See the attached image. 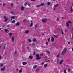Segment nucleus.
<instances>
[{"mask_svg":"<svg viewBox=\"0 0 73 73\" xmlns=\"http://www.w3.org/2000/svg\"><path fill=\"white\" fill-rule=\"evenodd\" d=\"M66 51H67V49L66 48H64L62 52L61 55H64V54L66 53Z\"/></svg>","mask_w":73,"mask_h":73,"instance_id":"f257e3e1","label":"nucleus"},{"mask_svg":"<svg viewBox=\"0 0 73 73\" xmlns=\"http://www.w3.org/2000/svg\"><path fill=\"white\" fill-rule=\"evenodd\" d=\"M36 56L37 57V58H36V60H41V57H40V56H39V55L38 54H37Z\"/></svg>","mask_w":73,"mask_h":73,"instance_id":"f03ea898","label":"nucleus"},{"mask_svg":"<svg viewBox=\"0 0 73 73\" xmlns=\"http://www.w3.org/2000/svg\"><path fill=\"white\" fill-rule=\"evenodd\" d=\"M47 21V19H44L42 20L43 23H46Z\"/></svg>","mask_w":73,"mask_h":73,"instance_id":"7ed1b4c3","label":"nucleus"},{"mask_svg":"<svg viewBox=\"0 0 73 73\" xmlns=\"http://www.w3.org/2000/svg\"><path fill=\"white\" fill-rule=\"evenodd\" d=\"M29 58V59H30L31 60H32V58H33V56H31V55H30L29 57H28Z\"/></svg>","mask_w":73,"mask_h":73,"instance_id":"20e7f679","label":"nucleus"},{"mask_svg":"<svg viewBox=\"0 0 73 73\" xmlns=\"http://www.w3.org/2000/svg\"><path fill=\"white\" fill-rule=\"evenodd\" d=\"M24 7L23 6H22L21 7V10L22 11H24Z\"/></svg>","mask_w":73,"mask_h":73,"instance_id":"39448f33","label":"nucleus"},{"mask_svg":"<svg viewBox=\"0 0 73 73\" xmlns=\"http://www.w3.org/2000/svg\"><path fill=\"white\" fill-rule=\"evenodd\" d=\"M27 63L25 62H24L22 63V65H27Z\"/></svg>","mask_w":73,"mask_h":73,"instance_id":"423d86ee","label":"nucleus"},{"mask_svg":"<svg viewBox=\"0 0 73 73\" xmlns=\"http://www.w3.org/2000/svg\"><path fill=\"white\" fill-rule=\"evenodd\" d=\"M8 20V17L6 18V19L3 21L4 22H7V20Z\"/></svg>","mask_w":73,"mask_h":73,"instance_id":"0eeeda50","label":"nucleus"},{"mask_svg":"<svg viewBox=\"0 0 73 73\" xmlns=\"http://www.w3.org/2000/svg\"><path fill=\"white\" fill-rule=\"evenodd\" d=\"M53 36H54V37H55V38H58V37H59V36H58V35L56 36L54 35H53Z\"/></svg>","mask_w":73,"mask_h":73,"instance_id":"6e6552de","label":"nucleus"},{"mask_svg":"<svg viewBox=\"0 0 73 73\" xmlns=\"http://www.w3.org/2000/svg\"><path fill=\"white\" fill-rule=\"evenodd\" d=\"M5 70V67H4L1 69V71H4Z\"/></svg>","mask_w":73,"mask_h":73,"instance_id":"1a4fd4ad","label":"nucleus"},{"mask_svg":"<svg viewBox=\"0 0 73 73\" xmlns=\"http://www.w3.org/2000/svg\"><path fill=\"white\" fill-rule=\"evenodd\" d=\"M64 62V60H62L60 62L59 64H62V62Z\"/></svg>","mask_w":73,"mask_h":73,"instance_id":"9d476101","label":"nucleus"},{"mask_svg":"<svg viewBox=\"0 0 73 73\" xmlns=\"http://www.w3.org/2000/svg\"><path fill=\"white\" fill-rule=\"evenodd\" d=\"M73 8L72 7V6H71L70 9V11L71 13H72L73 12Z\"/></svg>","mask_w":73,"mask_h":73,"instance_id":"9b49d317","label":"nucleus"},{"mask_svg":"<svg viewBox=\"0 0 73 73\" xmlns=\"http://www.w3.org/2000/svg\"><path fill=\"white\" fill-rule=\"evenodd\" d=\"M16 25V26H19L20 25V23L17 22V23L15 24Z\"/></svg>","mask_w":73,"mask_h":73,"instance_id":"f8f14e48","label":"nucleus"},{"mask_svg":"<svg viewBox=\"0 0 73 73\" xmlns=\"http://www.w3.org/2000/svg\"><path fill=\"white\" fill-rule=\"evenodd\" d=\"M58 5H59V4H56L54 6V7H55V8H57V7L58 6Z\"/></svg>","mask_w":73,"mask_h":73,"instance_id":"ddd939ff","label":"nucleus"},{"mask_svg":"<svg viewBox=\"0 0 73 73\" xmlns=\"http://www.w3.org/2000/svg\"><path fill=\"white\" fill-rule=\"evenodd\" d=\"M11 19H15V18H16V16H12L11 17Z\"/></svg>","mask_w":73,"mask_h":73,"instance_id":"4468645a","label":"nucleus"},{"mask_svg":"<svg viewBox=\"0 0 73 73\" xmlns=\"http://www.w3.org/2000/svg\"><path fill=\"white\" fill-rule=\"evenodd\" d=\"M54 38H51V41L52 42H54Z\"/></svg>","mask_w":73,"mask_h":73,"instance_id":"2eb2a0df","label":"nucleus"},{"mask_svg":"<svg viewBox=\"0 0 73 73\" xmlns=\"http://www.w3.org/2000/svg\"><path fill=\"white\" fill-rule=\"evenodd\" d=\"M39 70H40L39 69L37 68L36 69V72H38V71H39Z\"/></svg>","mask_w":73,"mask_h":73,"instance_id":"dca6fc26","label":"nucleus"},{"mask_svg":"<svg viewBox=\"0 0 73 73\" xmlns=\"http://www.w3.org/2000/svg\"><path fill=\"white\" fill-rule=\"evenodd\" d=\"M9 35L10 37H11L12 35V33L10 32L9 33Z\"/></svg>","mask_w":73,"mask_h":73,"instance_id":"f3484780","label":"nucleus"},{"mask_svg":"<svg viewBox=\"0 0 73 73\" xmlns=\"http://www.w3.org/2000/svg\"><path fill=\"white\" fill-rule=\"evenodd\" d=\"M15 22H16V20H13L11 22L12 23H15Z\"/></svg>","mask_w":73,"mask_h":73,"instance_id":"a211bd4d","label":"nucleus"},{"mask_svg":"<svg viewBox=\"0 0 73 73\" xmlns=\"http://www.w3.org/2000/svg\"><path fill=\"white\" fill-rule=\"evenodd\" d=\"M40 5V6H43V5H45V4L44 3H42Z\"/></svg>","mask_w":73,"mask_h":73,"instance_id":"6ab92c4d","label":"nucleus"},{"mask_svg":"<svg viewBox=\"0 0 73 73\" xmlns=\"http://www.w3.org/2000/svg\"><path fill=\"white\" fill-rule=\"evenodd\" d=\"M33 41H34V42H35V41H37V40L35 38H34Z\"/></svg>","mask_w":73,"mask_h":73,"instance_id":"aec40b11","label":"nucleus"},{"mask_svg":"<svg viewBox=\"0 0 73 73\" xmlns=\"http://www.w3.org/2000/svg\"><path fill=\"white\" fill-rule=\"evenodd\" d=\"M35 29H36V28L37 27V25H36L35 26Z\"/></svg>","mask_w":73,"mask_h":73,"instance_id":"412c9836","label":"nucleus"},{"mask_svg":"<svg viewBox=\"0 0 73 73\" xmlns=\"http://www.w3.org/2000/svg\"><path fill=\"white\" fill-rule=\"evenodd\" d=\"M10 13H11V14H12V15H15V14H14V13L12 11L10 12Z\"/></svg>","mask_w":73,"mask_h":73,"instance_id":"4be33fe9","label":"nucleus"},{"mask_svg":"<svg viewBox=\"0 0 73 73\" xmlns=\"http://www.w3.org/2000/svg\"><path fill=\"white\" fill-rule=\"evenodd\" d=\"M4 30L5 31V32H7L8 31V30H7V29H5Z\"/></svg>","mask_w":73,"mask_h":73,"instance_id":"5701e85b","label":"nucleus"},{"mask_svg":"<svg viewBox=\"0 0 73 73\" xmlns=\"http://www.w3.org/2000/svg\"><path fill=\"white\" fill-rule=\"evenodd\" d=\"M37 65H36L35 66H34L33 67V69H36V68H37Z\"/></svg>","mask_w":73,"mask_h":73,"instance_id":"b1692460","label":"nucleus"},{"mask_svg":"<svg viewBox=\"0 0 73 73\" xmlns=\"http://www.w3.org/2000/svg\"><path fill=\"white\" fill-rule=\"evenodd\" d=\"M24 33H26V34H27L28 33V30H26V31L24 32Z\"/></svg>","mask_w":73,"mask_h":73,"instance_id":"393cba45","label":"nucleus"},{"mask_svg":"<svg viewBox=\"0 0 73 73\" xmlns=\"http://www.w3.org/2000/svg\"><path fill=\"white\" fill-rule=\"evenodd\" d=\"M36 7H37V8H39V7H41V6L40 5H36Z\"/></svg>","mask_w":73,"mask_h":73,"instance_id":"a878e982","label":"nucleus"},{"mask_svg":"<svg viewBox=\"0 0 73 73\" xmlns=\"http://www.w3.org/2000/svg\"><path fill=\"white\" fill-rule=\"evenodd\" d=\"M11 40H12V41H14V38H13V37H12Z\"/></svg>","mask_w":73,"mask_h":73,"instance_id":"bb28decb","label":"nucleus"},{"mask_svg":"<svg viewBox=\"0 0 73 73\" xmlns=\"http://www.w3.org/2000/svg\"><path fill=\"white\" fill-rule=\"evenodd\" d=\"M63 30H62V29H61V32H62V35H64V33L63 32Z\"/></svg>","mask_w":73,"mask_h":73,"instance_id":"cd10ccee","label":"nucleus"},{"mask_svg":"<svg viewBox=\"0 0 73 73\" xmlns=\"http://www.w3.org/2000/svg\"><path fill=\"white\" fill-rule=\"evenodd\" d=\"M64 73H67V72H66V70H64Z\"/></svg>","mask_w":73,"mask_h":73,"instance_id":"c85d7f7f","label":"nucleus"},{"mask_svg":"<svg viewBox=\"0 0 73 73\" xmlns=\"http://www.w3.org/2000/svg\"><path fill=\"white\" fill-rule=\"evenodd\" d=\"M66 25H67V27H69V25L68 23H67Z\"/></svg>","mask_w":73,"mask_h":73,"instance_id":"c756f323","label":"nucleus"},{"mask_svg":"<svg viewBox=\"0 0 73 73\" xmlns=\"http://www.w3.org/2000/svg\"><path fill=\"white\" fill-rule=\"evenodd\" d=\"M46 52H47V54H50V52H49V51H46Z\"/></svg>","mask_w":73,"mask_h":73,"instance_id":"7c9ffc66","label":"nucleus"},{"mask_svg":"<svg viewBox=\"0 0 73 73\" xmlns=\"http://www.w3.org/2000/svg\"><path fill=\"white\" fill-rule=\"evenodd\" d=\"M6 45V44H5L3 46V49H5V48Z\"/></svg>","mask_w":73,"mask_h":73,"instance_id":"2f4dec72","label":"nucleus"},{"mask_svg":"<svg viewBox=\"0 0 73 73\" xmlns=\"http://www.w3.org/2000/svg\"><path fill=\"white\" fill-rule=\"evenodd\" d=\"M28 42H32V40H31V39H29Z\"/></svg>","mask_w":73,"mask_h":73,"instance_id":"473e14b6","label":"nucleus"},{"mask_svg":"<svg viewBox=\"0 0 73 73\" xmlns=\"http://www.w3.org/2000/svg\"><path fill=\"white\" fill-rule=\"evenodd\" d=\"M57 64H59V59H58V58H57Z\"/></svg>","mask_w":73,"mask_h":73,"instance_id":"72a5a7b5","label":"nucleus"},{"mask_svg":"<svg viewBox=\"0 0 73 73\" xmlns=\"http://www.w3.org/2000/svg\"><path fill=\"white\" fill-rule=\"evenodd\" d=\"M35 44L34 43H32V46H35Z\"/></svg>","mask_w":73,"mask_h":73,"instance_id":"f704fd0d","label":"nucleus"},{"mask_svg":"<svg viewBox=\"0 0 73 73\" xmlns=\"http://www.w3.org/2000/svg\"><path fill=\"white\" fill-rule=\"evenodd\" d=\"M51 4V3L50 2H48L47 3L48 5H50Z\"/></svg>","mask_w":73,"mask_h":73,"instance_id":"c9c22d12","label":"nucleus"},{"mask_svg":"<svg viewBox=\"0 0 73 73\" xmlns=\"http://www.w3.org/2000/svg\"><path fill=\"white\" fill-rule=\"evenodd\" d=\"M43 55L44 54L42 53L40 54V56H41V57H42V56H43Z\"/></svg>","mask_w":73,"mask_h":73,"instance_id":"e433bc0d","label":"nucleus"},{"mask_svg":"<svg viewBox=\"0 0 73 73\" xmlns=\"http://www.w3.org/2000/svg\"><path fill=\"white\" fill-rule=\"evenodd\" d=\"M28 6L29 7H30V6H31V4H28Z\"/></svg>","mask_w":73,"mask_h":73,"instance_id":"4c0bfd02","label":"nucleus"},{"mask_svg":"<svg viewBox=\"0 0 73 73\" xmlns=\"http://www.w3.org/2000/svg\"><path fill=\"white\" fill-rule=\"evenodd\" d=\"M19 73H21V72H22V70H21V69L19 70Z\"/></svg>","mask_w":73,"mask_h":73,"instance_id":"58836bf2","label":"nucleus"},{"mask_svg":"<svg viewBox=\"0 0 73 73\" xmlns=\"http://www.w3.org/2000/svg\"><path fill=\"white\" fill-rule=\"evenodd\" d=\"M27 2H25L24 3V5H25V6H26L27 5Z\"/></svg>","mask_w":73,"mask_h":73,"instance_id":"ea45409f","label":"nucleus"},{"mask_svg":"<svg viewBox=\"0 0 73 73\" xmlns=\"http://www.w3.org/2000/svg\"><path fill=\"white\" fill-rule=\"evenodd\" d=\"M35 55H36V52H34V54H33V55L35 56Z\"/></svg>","mask_w":73,"mask_h":73,"instance_id":"a19ab883","label":"nucleus"},{"mask_svg":"<svg viewBox=\"0 0 73 73\" xmlns=\"http://www.w3.org/2000/svg\"><path fill=\"white\" fill-rule=\"evenodd\" d=\"M32 25H33L32 23H31L30 24V27H32Z\"/></svg>","mask_w":73,"mask_h":73,"instance_id":"79ce46f5","label":"nucleus"},{"mask_svg":"<svg viewBox=\"0 0 73 73\" xmlns=\"http://www.w3.org/2000/svg\"><path fill=\"white\" fill-rule=\"evenodd\" d=\"M47 65H48L47 64H46V65H44V67H45V68H46V67H47Z\"/></svg>","mask_w":73,"mask_h":73,"instance_id":"37998d69","label":"nucleus"},{"mask_svg":"<svg viewBox=\"0 0 73 73\" xmlns=\"http://www.w3.org/2000/svg\"><path fill=\"white\" fill-rule=\"evenodd\" d=\"M57 57H58V58H59V57H60V55L59 54L57 55Z\"/></svg>","mask_w":73,"mask_h":73,"instance_id":"c03bdc74","label":"nucleus"},{"mask_svg":"<svg viewBox=\"0 0 73 73\" xmlns=\"http://www.w3.org/2000/svg\"><path fill=\"white\" fill-rule=\"evenodd\" d=\"M10 26V25H8L7 26H6V27H9Z\"/></svg>","mask_w":73,"mask_h":73,"instance_id":"a18cd8bd","label":"nucleus"},{"mask_svg":"<svg viewBox=\"0 0 73 73\" xmlns=\"http://www.w3.org/2000/svg\"><path fill=\"white\" fill-rule=\"evenodd\" d=\"M26 21V19H25L23 21V23H24L25 22V21Z\"/></svg>","mask_w":73,"mask_h":73,"instance_id":"49530a36","label":"nucleus"},{"mask_svg":"<svg viewBox=\"0 0 73 73\" xmlns=\"http://www.w3.org/2000/svg\"><path fill=\"white\" fill-rule=\"evenodd\" d=\"M6 17H5V16H4V17H3V19H6Z\"/></svg>","mask_w":73,"mask_h":73,"instance_id":"de8ad7c7","label":"nucleus"},{"mask_svg":"<svg viewBox=\"0 0 73 73\" xmlns=\"http://www.w3.org/2000/svg\"><path fill=\"white\" fill-rule=\"evenodd\" d=\"M3 65L4 64H1V67H2Z\"/></svg>","mask_w":73,"mask_h":73,"instance_id":"09e8293b","label":"nucleus"},{"mask_svg":"<svg viewBox=\"0 0 73 73\" xmlns=\"http://www.w3.org/2000/svg\"><path fill=\"white\" fill-rule=\"evenodd\" d=\"M48 44H49V43H48V42H46V45H48Z\"/></svg>","mask_w":73,"mask_h":73,"instance_id":"8fccbe9b","label":"nucleus"},{"mask_svg":"<svg viewBox=\"0 0 73 73\" xmlns=\"http://www.w3.org/2000/svg\"><path fill=\"white\" fill-rule=\"evenodd\" d=\"M68 70L69 72H70V69H68Z\"/></svg>","mask_w":73,"mask_h":73,"instance_id":"3c124183","label":"nucleus"},{"mask_svg":"<svg viewBox=\"0 0 73 73\" xmlns=\"http://www.w3.org/2000/svg\"><path fill=\"white\" fill-rule=\"evenodd\" d=\"M50 38H49L48 40V42H50Z\"/></svg>","mask_w":73,"mask_h":73,"instance_id":"603ef678","label":"nucleus"},{"mask_svg":"<svg viewBox=\"0 0 73 73\" xmlns=\"http://www.w3.org/2000/svg\"><path fill=\"white\" fill-rule=\"evenodd\" d=\"M50 61V60H48L46 61V62H49Z\"/></svg>","mask_w":73,"mask_h":73,"instance_id":"864d4df0","label":"nucleus"},{"mask_svg":"<svg viewBox=\"0 0 73 73\" xmlns=\"http://www.w3.org/2000/svg\"><path fill=\"white\" fill-rule=\"evenodd\" d=\"M32 1H36V0H31Z\"/></svg>","mask_w":73,"mask_h":73,"instance_id":"5fc2aeb1","label":"nucleus"},{"mask_svg":"<svg viewBox=\"0 0 73 73\" xmlns=\"http://www.w3.org/2000/svg\"><path fill=\"white\" fill-rule=\"evenodd\" d=\"M44 62H43L42 63L41 65H44Z\"/></svg>","mask_w":73,"mask_h":73,"instance_id":"6e6d98bb","label":"nucleus"},{"mask_svg":"<svg viewBox=\"0 0 73 73\" xmlns=\"http://www.w3.org/2000/svg\"><path fill=\"white\" fill-rule=\"evenodd\" d=\"M15 54H17V53L16 52V51H15Z\"/></svg>","mask_w":73,"mask_h":73,"instance_id":"4d7b16f0","label":"nucleus"},{"mask_svg":"<svg viewBox=\"0 0 73 73\" xmlns=\"http://www.w3.org/2000/svg\"><path fill=\"white\" fill-rule=\"evenodd\" d=\"M68 23H71V21H69Z\"/></svg>","mask_w":73,"mask_h":73,"instance_id":"13d9d810","label":"nucleus"},{"mask_svg":"<svg viewBox=\"0 0 73 73\" xmlns=\"http://www.w3.org/2000/svg\"><path fill=\"white\" fill-rule=\"evenodd\" d=\"M13 3H11V6H13Z\"/></svg>","mask_w":73,"mask_h":73,"instance_id":"bf43d9fd","label":"nucleus"},{"mask_svg":"<svg viewBox=\"0 0 73 73\" xmlns=\"http://www.w3.org/2000/svg\"><path fill=\"white\" fill-rule=\"evenodd\" d=\"M3 7H4V6H5V4L4 3L3 4Z\"/></svg>","mask_w":73,"mask_h":73,"instance_id":"052dcab7","label":"nucleus"},{"mask_svg":"<svg viewBox=\"0 0 73 73\" xmlns=\"http://www.w3.org/2000/svg\"><path fill=\"white\" fill-rule=\"evenodd\" d=\"M57 20L58 21L59 20V18H57Z\"/></svg>","mask_w":73,"mask_h":73,"instance_id":"680f3d73","label":"nucleus"},{"mask_svg":"<svg viewBox=\"0 0 73 73\" xmlns=\"http://www.w3.org/2000/svg\"><path fill=\"white\" fill-rule=\"evenodd\" d=\"M16 71H18L19 69H16Z\"/></svg>","mask_w":73,"mask_h":73,"instance_id":"e2e57ef3","label":"nucleus"},{"mask_svg":"<svg viewBox=\"0 0 73 73\" xmlns=\"http://www.w3.org/2000/svg\"><path fill=\"white\" fill-rule=\"evenodd\" d=\"M5 25H3V27H5Z\"/></svg>","mask_w":73,"mask_h":73,"instance_id":"0e129e2a","label":"nucleus"},{"mask_svg":"<svg viewBox=\"0 0 73 73\" xmlns=\"http://www.w3.org/2000/svg\"><path fill=\"white\" fill-rule=\"evenodd\" d=\"M70 42H68V44H70Z\"/></svg>","mask_w":73,"mask_h":73,"instance_id":"69168bd1","label":"nucleus"},{"mask_svg":"<svg viewBox=\"0 0 73 73\" xmlns=\"http://www.w3.org/2000/svg\"><path fill=\"white\" fill-rule=\"evenodd\" d=\"M1 56H0V59H1Z\"/></svg>","mask_w":73,"mask_h":73,"instance_id":"338daca9","label":"nucleus"},{"mask_svg":"<svg viewBox=\"0 0 73 73\" xmlns=\"http://www.w3.org/2000/svg\"><path fill=\"white\" fill-rule=\"evenodd\" d=\"M72 52H73V48H72Z\"/></svg>","mask_w":73,"mask_h":73,"instance_id":"774afa93","label":"nucleus"}]
</instances>
